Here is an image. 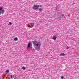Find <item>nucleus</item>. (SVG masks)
<instances>
[{
    "mask_svg": "<svg viewBox=\"0 0 79 79\" xmlns=\"http://www.w3.org/2000/svg\"><path fill=\"white\" fill-rule=\"evenodd\" d=\"M33 44L34 47L35 48V50H39L40 48V42H38L37 41H35L33 42Z\"/></svg>",
    "mask_w": 79,
    "mask_h": 79,
    "instance_id": "1",
    "label": "nucleus"
},
{
    "mask_svg": "<svg viewBox=\"0 0 79 79\" xmlns=\"http://www.w3.org/2000/svg\"><path fill=\"white\" fill-rule=\"evenodd\" d=\"M40 7V5H34L32 7V8L35 10H38V8Z\"/></svg>",
    "mask_w": 79,
    "mask_h": 79,
    "instance_id": "2",
    "label": "nucleus"
},
{
    "mask_svg": "<svg viewBox=\"0 0 79 79\" xmlns=\"http://www.w3.org/2000/svg\"><path fill=\"white\" fill-rule=\"evenodd\" d=\"M52 39L54 40H56V36H54L52 38Z\"/></svg>",
    "mask_w": 79,
    "mask_h": 79,
    "instance_id": "3",
    "label": "nucleus"
},
{
    "mask_svg": "<svg viewBox=\"0 0 79 79\" xmlns=\"http://www.w3.org/2000/svg\"><path fill=\"white\" fill-rule=\"evenodd\" d=\"M30 47H31V44L30 43H29L28 44L27 47L28 48H30Z\"/></svg>",
    "mask_w": 79,
    "mask_h": 79,
    "instance_id": "4",
    "label": "nucleus"
},
{
    "mask_svg": "<svg viewBox=\"0 0 79 79\" xmlns=\"http://www.w3.org/2000/svg\"><path fill=\"white\" fill-rule=\"evenodd\" d=\"M64 55H65V54L63 53H61V54L60 55V56H64Z\"/></svg>",
    "mask_w": 79,
    "mask_h": 79,
    "instance_id": "5",
    "label": "nucleus"
},
{
    "mask_svg": "<svg viewBox=\"0 0 79 79\" xmlns=\"http://www.w3.org/2000/svg\"><path fill=\"white\" fill-rule=\"evenodd\" d=\"M3 10V7L1 6L0 7V11H2Z\"/></svg>",
    "mask_w": 79,
    "mask_h": 79,
    "instance_id": "6",
    "label": "nucleus"
},
{
    "mask_svg": "<svg viewBox=\"0 0 79 79\" xmlns=\"http://www.w3.org/2000/svg\"><path fill=\"white\" fill-rule=\"evenodd\" d=\"M14 40L15 41H17L18 40V38L15 37L14 38Z\"/></svg>",
    "mask_w": 79,
    "mask_h": 79,
    "instance_id": "7",
    "label": "nucleus"
},
{
    "mask_svg": "<svg viewBox=\"0 0 79 79\" xmlns=\"http://www.w3.org/2000/svg\"><path fill=\"white\" fill-rule=\"evenodd\" d=\"M22 69L23 70H25V69H26V67H24V66L23 67Z\"/></svg>",
    "mask_w": 79,
    "mask_h": 79,
    "instance_id": "8",
    "label": "nucleus"
},
{
    "mask_svg": "<svg viewBox=\"0 0 79 79\" xmlns=\"http://www.w3.org/2000/svg\"><path fill=\"white\" fill-rule=\"evenodd\" d=\"M58 18H59V20H60L61 19V16H58Z\"/></svg>",
    "mask_w": 79,
    "mask_h": 79,
    "instance_id": "9",
    "label": "nucleus"
},
{
    "mask_svg": "<svg viewBox=\"0 0 79 79\" xmlns=\"http://www.w3.org/2000/svg\"><path fill=\"white\" fill-rule=\"evenodd\" d=\"M31 25L32 26H34V23H31Z\"/></svg>",
    "mask_w": 79,
    "mask_h": 79,
    "instance_id": "10",
    "label": "nucleus"
},
{
    "mask_svg": "<svg viewBox=\"0 0 79 79\" xmlns=\"http://www.w3.org/2000/svg\"><path fill=\"white\" fill-rule=\"evenodd\" d=\"M1 11H2V14H3L4 12H5L4 10H1Z\"/></svg>",
    "mask_w": 79,
    "mask_h": 79,
    "instance_id": "11",
    "label": "nucleus"
},
{
    "mask_svg": "<svg viewBox=\"0 0 79 79\" xmlns=\"http://www.w3.org/2000/svg\"><path fill=\"white\" fill-rule=\"evenodd\" d=\"M41 10H42V8H40L39 10V11L40 12L41 11Z\"/></svg>",
    "mask_w": 79,
    "mask_h": 79,
    "instance_id": "12",
    "label": "nucleus"
},
{
    "mask_svg": "<svg viewBox=\"0 0 79 79\" xmlns=\"http://www.w3.org/2000/svg\"><path fill=\"white\" fill-rule=\"evenodd\" d=\"M6 73H9V70H6Z\"/></svg>",
    "mask_w": 79,
    "mask_h": 79,
    "instance_id": "13",
    "label": "nucleus"
},
{
    "mask_svg": "<svg viewBox=\"0 0 79 79\" xmlns=\"http://www.w3.org/2000/svg\"><path fill=\"white\" fill-rule=\"evenodd\" d=\"M9 24H10V25H11L12 24V23H11V22H9Z\"/></svg>",
    "mask_w": 79,
    "mask_h": 79,
    "instance_id": "14",
    "label": "nucleus"
},
{
    "mask_svg": "<svg viewBox=\"0 0 79 79\" xmlns=\"http://www.w3.org/2000/svg\"><path fill=\"white\" fill-rule=\"evenodd\" d=\"M10 77H11V79H12V78H13V76H12V75H10Z\"/></svg>",
    "mask_w": 79,
    "mask_h": 79,
    "instance_id": "15",
    "label": "nucleus"
},
{
    "mask_svg": "<svg viewBox=\"0 0 79 79\" xmlns=\"http://www.w3.org/2000/svg\"><path fill=\"white\" fill-rule=\"evenodd\" d=\"M61 79H63V78H64V77H63V76H61Z\"/></svg>",
    "mask_w": 79,
    "mask_h": 79,
    "instance_id": "16",
    "label": "nucleus"
},
{
    "mask_svg": "<svg viewBox=\"0 0 79 79\" xmlns=\"http://www.w3.org/2000/svg\"><path fill=\"white\" fill-rule=\"evenodd\" d=\"M68 48H69V47H68V46H67V48H66V49H68Z\"/></svg>",
    "mask_w": 79,
    "mask_h": 79,
    "instance_id": "17",
    "label": "nucleus"
},
{
    "mask_svg": "<svg viewBox=\"0 0 79 79\" xmlns=\"http://www.w3.org/2000/svg\"><path fill=\"white\" fill-rule=\"evenodd\" d=\"M40 7H42V5H40Z\"/></svg>",
    "mask_w": 79,
    "mask_h": 79,
    "instance_id": "18",
    "label": "nucleus"
},
{
    "mask_svg": "<svg viewBox=\"0 0 79 79\" xmlns=\"http://www.w3.org/2000/svg\"><path fill=\"white\" fill-rule=\"evenodd\" d=\"M1 14H2V12H0V15H1Z\"/></svg>",
    "mask_w": 79,
    "mask_h": 79,
    "instance_id": "19",
    "label": "nucleus"
},
{
    "mask_svg": "<svg viewBox=\"0 0 79 79\" xmlns=\"http://www.w3.org/2000/svg\"><path fill=\"white\" fill-rule=\"evenodd\" d=\"M28 27H30L29 26H28Z\"/></svg>",
    "mask_w": 79,
    "mask_h": 79,
    "instance_id": "20",
    "label": "nucleus"
},
{
    "mask_svg": "<svg viewBox=\"0 0 79 79\" xmlns=\"http://www.w3.org/2000/svg\"><path fill=\"white\" fill-rule=\"evenodd\" d=\"M14 79H15V78Z\"/></svg>",
    "mask_w": 79,
    "mask_h": 79,
    "instance_id": "21",
    "label": "nucleus"
}]
</instances>
